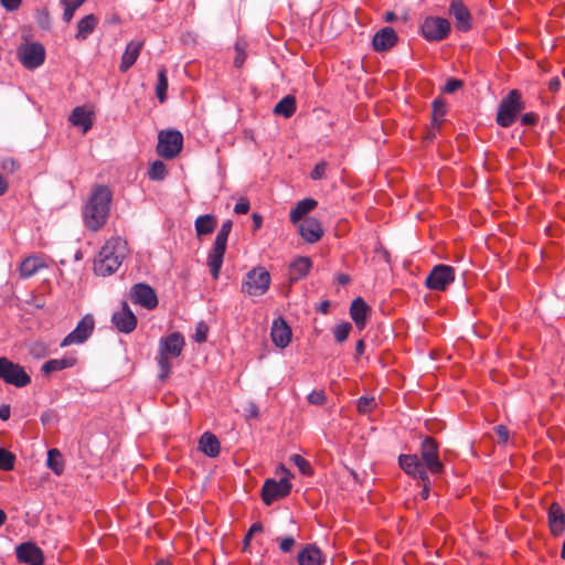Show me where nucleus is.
<instances>
[{"mask_svg":"<svg viewBox=\"0 0 565 565\" xmlns=\"http://www.w3.org/2000/svg\"><path fill=\"white\" fill-rule=\"evenodd\" d=\"M455 279V271L451 266L436 265L426 278V286L431 290H445Z\"/></svg>","mask_w":565,"mask_h":565,"instance_id":"f8f14e48","label":"nucleus"},{"mask_svg":"<svg viewBox=\"0 0 565 565\" xmlns=\"http://www.w3.org/2000/svg\"><path fill=\"white\" fill-rule=\"evenodd\" d=\"M20 63L28 70L40 67L45 60V49L40 42L25 43L17 51Z\"/></svg>","mask_w":565,"mask_h":565,"instance_id":"0eeeda50","label":"nucleus"},{"mask_svg":"<svg viewBox=\"0 0 565 565\" xmlns=\"http://www.w3.org/2000/svg\"><path fill=\"white\" fill-rule=\"evenodd\" d=\"M184 344V338L180 332H173L160 339L157 356L160 380L164 381L170 376L172 369L171 360L182 353Z\"/></svg>","mask_w":565,"mask_h":565,"instance_id":"f03ea898","label":"nucleus"},{"mask_svg":"<svg viewBox=\"0 0 565 565\" xmlns=\"http://www.w3.org/2000/svg\"><path fill=\"white\" fill-rule=\"evenodd\" d=\"M312 263L309 257H298L289 266V280L291 282L305 278L311 269Z\"/></svg>","mask_w":565,"mask_h":565,"instance_id":"a878e982","label":"nucleus"},{"mask_svg":"<svg viewBox=\"0 0 565 565\" xmlns=\"http://www.w3.org/2000/svg\"><path fill=\"white\" fill-rule=\"evenodd\" d=\"M122 257L116 254V249H99L94 258V271L99 276L114 274L121 265Z\"/></svg>","mask_w":565,"mask_h":565,"instance_id":"9d476101","label":"nucleus"},{"mask_svg":"<svg viewBox=\"0 0 565 565\" xmlns=\"http://www.w3.org/2000/svg\"><path fill=\"white\" fill-rule=\"evenodd\" d=\"M317 206V201L313 199H303L299 201L296 206L290 211V221L294 224L303 220V216L311 212Z\"/></svg>","mask_w":565,"mask_h":565,"instance_id":"7c9ffc66","label":"nucleus"},{"mask_svg":"<svg viewBox=\"0 0 565 565\" xmlns=\"http://www.w3.org/2000/svg\"><path fill=\"white\" fill-rule=\"evenodd\" d=\"M376 405L377 403L374 397L362 396L358 401V412L363 415L369 414L376 407Z\"/></svg>","mask_w":565,"mask_h":565,"instance_id":"a18cd8bd","label":"nucleus"},{"mask_svg":"<svg viewBox=\"0 0 565 565\" xmlns=\"http://www.w3.org/2000/svg\"><path fill=\"white\" fill-rule=\"evenodd\" d=\"M462 87V81L460 79H457V78H449L444 88H443V92L444 93H447V94H452L455 92H457L459 88Z\"/></svg>","mask_w":565,"mask_h":565,"instance_id":"3c124183","label":"nucleus"},{"mask_svg":"<svg viewBox=\"0 0 565 565\" xmlns=\"http://www.w3.org/2000/svg\"><path fill=\"white\" fill-rule=\"evenodd\" d=\"M450 23L440 17H427L422 25V34L427 41L438 42L448 36Z\"/></svg>","mask_w":565,"mask_h":565,"instance_id":"1a4fd4ad","label":"nucleus"},{"mask_svg":"<svg viewBox=\"0 0 565 565\" xmlns=\"http://www.w3.org/2000/svg\"><path fill=\"white\" fill-rule=\"evenodd\" d=\"M295 539L291 536H286L284 539H280L279 547L284 553H288L292 550L295 545Z\"/></svg>","mask_w":565,"mask_h":565,"instance_id":"864d4df0","label":"nucleus"},{"mask_svg":"<svg viewBox=\"0 0 565 565\" xmlns=\"http://www.w3.org/2000/svg\"><path fill=\"white\" fill-rule=\"evenodd\" d=\"M46 266V259L40 255L29 256L23 259L20 265L21 276L24 278L31 277L39 269L44 268Z\"/></svg>","mask_w":565,"mask_h":565,"instance_id":"bb28decb","label":"nucleus"},{"mask_svg":"<svg viewBox=\"0 0 565 565\" xmlns=\"http://www.w3.org/2000/svg\"><path fill=\"white\" fill-rule=\"evenodd\" d=\"M330 309V301L323 300L319 306V311L323 315L328 313Z\"/></svg>","mask_w":565,"mask_h":565,"instance_id":"0e129e2a","label":"nucleus"},{"mask_svg":"<svg viewBox=\"0 0 565 565\" xmlns=\"http://www.w3.org/2000/svg\"><path fill=\"white\" fill-rule=\"evenodd\" d=\"M216 226V220L213 215L206 214L199 216L195 221L198 236L211 234Z\"/></svg>","mask_w":565,"mask_h":565,"instance_id":"f704fd0d","label":"nucleus"},{"mask_svg":"<svg viewBox=\"0 0 565 565\" xmlns=\"http://www.w3.org/2000/svg\"><path fill=\"white\" fill-rule=\"evenodd\" d=\"M290 460L298 467L299 471L305 476H311L313 468L310 462L300 455H292Z\"/></svg>","mask_w":565,"mask_h":565,"instance_id":"a19ab883","label":"nucleus"},{"mask_svg":"<svg viewBox=\"0 0 565 565\" xmlns=\"http://www.w3.org/2000/svg\"><path fill=\"white\" fill-rule=\"evenodd\" d=\"M199 448L206 456L215 458L221 451V445L218 439L212 433H204L199 440Z\"/></svg>","mask_w":565,"mask_h":565,"instance_id":"cd10ccee","label":"nucleus"},{"mask_svg":"<svg viewBox=\"0 0 565 565\" xmlns=\"http://www.w3.org/2000/svg\"><path fill=\"white\" fill-rule=\"evenodd\" d=\"M8 190L7 180L0 174V196L3 195Z\"/></svg>","mask_w":565,"mask_h":565,"instance_id":"69168bd1","label":"nucleus"},{"mask_svg":"<svg viewBox=\"0 0 565 565\" xmlns=\"http://www.w3.org/2000/svg\"><path fill=\"white\" fill-rule=\"evenodd\" d=\"M92 115V111L86 109L84 106H77L72 110L70 121L73 126L81 128L85 134L93 126Z\"/></svg>","mask_w":565,"mask_h":565,"instance_id":"b1692460","label":"nucleus"},{"mask_svg":"<svg viewBox=\"0 0 565 565\" xmlns=\"http://www.w3.org/2000/svg\"><path fill=\"white\" fill-rule=\"evenodd\" d=\"M10 417V406L9 405H2L0 407V418L2 420H8Z\"/></svg>","mask_w":565,"mask_h":565,"instance_id":"bf43d9fd","label":"nucleus"},{"mask_svg":"<svg viewBox=\"0 0 565 565\" xmlns=\"http://www.w3.org/2000/svg\"><path fill=\"white\" fill-rule=\"evenodd\" d=\"M291 484L286 478L279 481L267 479L262 488V499L266 505L287 497L290 493Z\"/></svg>","mask_w":565,"mask_h":565,"instance_id":"9b49d317","label":"nucleus"},{"mask_svg":"<svg viewBox=\"0 0 565 565\" xmlns=\"http://www.w3.org/2000/svg\"><path fill=\"white\" fill-rule=\"evenodd\" d=\"M148 175L153 181L163 180L167 175L166 164L160 160L153 161L149 168Z\"/></svg>","mask_w":565,"mask_h":565,"instance_id":"58836bf2","label":"nucleus"},{"mask_svg":"<svg viewBox=\"0 0 565 565\" xmlns=\"http://www.w3.org/2000/svg\"><path fill=\"white\" fill-rule=\"evenodd\" d=\"M15 457L12 452L4 448H0V469L10 471L14 467Z\"/></svg>","mask_w":565,"mask_h":565,"instance_id":"79ce46f5","label":"nucleus"},{"mask_svg":"<svg viewBox=\"0 0 565 565\" xmlns=\"http://www.w3.org/2000/svg\"><path fill=\"white\" fill-rule=\"evenodd\" d=\"M291 334L290 327L282 318L274 320L270 337L276 347L286 348L291 341Z\"/></svg>","mask_w":565,"mask_h":565,"instance_id":"6ab92c4d","label":"nucleus"},{"mask_svg":"<svg viewBox=\"0 0 565 565\" xmlns=\"http://www.w3.org/2000/svg\"><path fill=\"white\" fill-rule=\"evenodd\" d=\"M183 146V136L178 130L160 131L158 136L157 153L164 159L175 158Z\"/></svg>","mask_w":565,"mask_h":565,"instance_id":"423d86ee","label":"nucleus"},{"mask_svg":"<svg viewBox=\"0 0 565 565\" xmlns=\"http://www.w3.org/2000/svg\"><path fill=\"white\" fill-rule=\"evenodd\" d=\"M535 116L533 114H525L521 118L523 125H533L535 122Z\"/></svg>","mask_w":565,"mask_h":565,"instance_id":"052dcab7","label":"nucleus"},{"mask_svg":"<svg viewBox=\"0 0 565 565\" xmlns=\"http://www.w3.org/2000/svg\"><path fill=\"white\" fill-rule=\"evenodd\" d=\"M494 435L497 437V441L501 444H507L509 440V429L503 425H498L493 428Z\"/></svg>","mask_w":565,"mask_h":565,"instance_id":"09e8293b","label":"nucleus"},{"mask_svg":"<svg viewBox=\"0 0 565 565\" xmlns=\"http://www.w3.org/2000/svg\"><path fill=\"white\" fill-rule=\"evenodd\" d=\"M307 399L312 405H323L326 403V393L323 390L312 391L308 396Z\"/></svg>","mask_w":565,"mask_h":565,"instance_id":"de8ad7c7","label":"nucleus"},{"mask_svg":"<svg viewBox=\"0 0 565 565\" xmlns=\"http://www.w3.org/2000/svg\"><path fill=\"white\" fill-rule=\"evenodd\" d=\"M298 563L299 565H322V553L317 546L307 545L298 554Z\"/></svg>","mask_w":565,"mask_h":565,"instance_id":"c756f323","label":"nucleus"},{"mask_svg":"<svg viewBox=\"0 0 565 565\" xmlns=\"http://www.w3.org/2000/svg\"><path fill=\"white\" fill-rule=\"evenodd\" d=\"M326 172H327V163L324 161H321L315 166L313 170L311 171L310 177L312 180H321L326 177Z\"/></svg>","mask_w":565,"mask_h":565,"instance_id":"8fccbe9b","label":"nucleus"},{"mask_svg":"<svg viewBox=\"0 0 565 565\" xmlns=\"http://www.w3.org/2000/svg\"><path fill=\"white\" fill-rule=\"evenodd\" d=\"M364 349H365L364 341H363V340H359V341L356 342V345H355L356 354H358V355L363 354Z\"/></svg>","mask_w":565,"mask_h":565,"instance_id":"774afa93","label":"nucleus"},{"mask_svg":"<svg viewBox=\"0 0 565 565\" xmlns=\"http://www.w3.org/2000/svg\"><path fill=\"white\" fill-rule=\"evenodd\" d=\"M246 49L247 43L243 39H238L235 43V57H234V65L236 67H242L246 60Z\"/></svg>","mask_w":565,"mask_h":565,"instance_id":"ea45409f","label":"nucleus"},{"mask_svg":"<svg viewBox=\"0 0 565 565\" xmlns=\"http://www.w3.org/2000/svg\"><path fill=\"white\" fill-rule=\"evenodd\" d=\"M296 111V99L291 95L285 96L281 100H279L275 108L274 113L276 115H281L285 118L291 117Z\"/></svg>","mask_w":565,"mask_h":565,"instance_id":"72a5a7b5","label":"nucleus"},{"mask_svg":"<svg viewBox=\"0 0 565 565\" xmlns=\"http://www.w3.org/2000/svg\"><path fill=\"white\" fill-rule=\"evenodd\" d=\"M22 0H0L1 6L9 12L20 8Z\"/></svg>","mask_w":565,"mask_h":565,"instance_id":"5fc2aeb1","label":"nucleus"},{"mask_svg":"<svg viewBox=\"0 0 565 565\" xmlns=\"http://www.w3.org/2000/svg\"><path fill=\"white\" fill-rule=\"evenodd\" d=\"M263 531V525L259 522H256L252 524V526L248 530V536H253L255 533H259Z\"/></svg>","mask_w":565,"mask_h":565,"instance_id":"680f3d73","label":"nucleus"},{"mask_svg":"<svg viewBox=\"0 0 565 565\" xmlns=\"http://www.w3.org/2000/svg\"><path fill=\"white\" fill-rule=\"evenodd\" d=\"M94 328V317L92 315L84 316L77 323L76 328L63 339L61 347L85 342L93 333Z\"/></svg>","mask_w":565,"mask_h":565,"instance_id":"ddd939ff","label":"nucleus"},{"mask_svg":"<svg viewBox=\"0 0 565 565\" xmlns=\"http://www.w3.org/2000/svg\"><path fill=\"white\" fill-rule=\"evenodd\" d=\"M232 226H233L232 221L227 220V221L223 222V224L216 235L213 247H226L228 234L232 231Z\"/></svg>","mask_w":565,"mask_h":565,"instance_id":"4c0bfd02","label":"nucleus"},{"mask_svg":"<svg viewBox=\"0 0 565 565\" xmlns=\"http://www.w3.org/2000/svg\"><path fill=\"white\" fill-rule=\"evenodd\" d=\"M130 299L149 310L158 306V297L156 291L146 284H137L131 288Z\"/></svg>","mask_w":565,"mask_h":565,"instance_id":"4468645a","label":"nucleus"},{"mask_svg":"<svg viewBox=\"0 0 565 565\" xmlns=\"http://www.w3.org/2000/svg\"><path fill=\"white\" fill-rule=\"evenodd\" d=\"M248 211H249L248 200L245 198H241L234 206V212L237 214H246Z\"/></svg>","mask_w":565,"mask_h":565,"instance_id":"603ef678","label":"nucleus"},{"mask_svg":"<svg viewBox=\"0 0 565 565\" xmlns=\"http://www.w3.org/2000/svg\"><path fill=\"white\" fill-rule=\"evenodd\" d=\"M109 244H111L110 247L119 248V247H125L127 245V241L121 237H116V238L111 239L109 242Z\"/></svg>","mask_w":565,"mask_h":565,"instance_id":"4d7b16f0","label":"nucleus"},{"mask_svg":"<svg viewBox=\"0 0 565 565\" xmlns=\"http://www.w3.org/2000/svg\"><path fill=\"white\" fill-rule=\"evenodd\" d=\"M548 525L554 536H559L565 532V513L557 502H553L548 508Z\"/></svg>","mask_w":565,"mask_h":565,"instance_id":"412c9836","label":"nucleus"},{"mask_svg":"<svg viewBox=\"0 0 565 565\" xmlns=\"http://www.w3.org/2000/svg\"><path fill=\"white\" fill-rule=\"evenodd\" d=\"M47 467L56 475H62L64 470V460L62 454L53 448L47 451Z\"/></svg>","mask_w":565,"mask_h":565,"instance_id":"c9c22d12","label":"nucleus"},{"mask_svg":"<svg viewBox=\"0 0 565 565\" xmlns=\"http://www.w3.org/2000/svg\"><path fill=\"white\" fill-rule=\"evenodd\" d=\"M396 41V32L392 28L386 26L375 33L373 38V47L375 51H386L391 49Z\"/></svg>","mask_w":565,"mask_h":565,"instance_id":"5701e85b","label":"nucleus"},{"mask_svg":"<svg viewBox=\"0 0 565 565\" xmlns=\"http://www.w3.org/2000/svg\"><path fill=\"white\" fill-rule=\"evenodd\" d=\"M111 321L116 329L124 333L132 332L137 326V318L126 302L119 311L113 315Z\"/></svg>","mask_w":565,"mask_h":565,"instance_id":"f3484780","label":"nucleus"},{"mask_svg":"<svg viewBox=\"0 0 565 565\" xmlns=\"http://www.w3.org/2000/svg\"><path fill=\"white\" fill-rule=\"evenodd\" d=\"M63 7H64L63 20L68 23L73 19L75 11L77 9H75L71 6H63Z\"/></svg>","mask_w":565,"mask_h":565,"instance_id":"6e6d98bb","label":"nucleus"},{"mask_svg":"<svg viewBox=\"0 0 565 565\" xmlns=\"http://www.w3.org/2000/svg\"><path fill=\"white\" fill-rule=\"evenodd\" d=\"M111 199V192L106 185H97L93 189L83 207L84 222L89 230L98 231L105 225Z\"/></svg>","mask_w":565,"mask_h":565,"instance_id":"f257e3e1","label":"nucleus"},{"mask_svg":"<svg viewBox=\"0 0 565 565\" xmlns=\"http://www.w3.org/2000/svg\"><path fill=\"white\" fill-rule=\"evenodd\" d=\"M370 313V306L361 297H358L352 301L350 316L360 330L364 329Z\"/></svg>","mask_w":565,"mask_h":565,"instance_id":"4be33fe9","label":"nucleus"},{"mask_svg":"<svg viewBox=\"0 0 565 565\" xmlns=\"http://www.w3.org/2000/svg\"><path fill=\"white\" fill-rule=\"evenodd\" d=\"M225 249H212L207 257V266L210 268L213 279H217L220 270L224 260Z\"/></svg>","mask_w":565,"mask_h":565,"instance_id":"473e14b6","label":"nucleus"},{"mask_svg":"<svg viewBox=\"0 0 565 565\" xmlns=\"http://www.w3.org/2000/svg\"><path fill=\"white\" fill-rule=\"evenodd\" d=\"M0 380L15 387H24L31 383L24 367L4 356H0Z\"/></svg>","mask_w":565,"mask_h":565,"instance_id":"20e7f679","label":"nucleus"},{"mask_svg":"<svg viewBox=\"0 0 565 565\" xmlns=\"http://www.w3.org/2000/svg\"><path fill=\"white\" fill-rule=\"evenodd\" d=\"M75 363H76V359L72 358V356L62 358V359H52V360L46 361L42 365V372L44 374H51L56 371H62L64 369L72 367L75 365Z\"/></svg>","mask_w":565,"mask_h":565,"instance_id":"2f4dec72","label":"nucleus"},{"mask_svg":"<svg viewBox=\"0 0 565 565\" xmlns=\"http://www.w3.org/2000/svg\"><path fill=\"white\" fill-rule=\"evenodd\" d=\"M207 333H209L207 324L205 322L201 321L196 324L193 339L198 343H203L207 339Z\"/></svg>","mask_w":565,"mask_h":565,"instance_id":"49530a36","label":"nucleus"},{"mask_svg":"<svg viewBox=\"0 0 565 565\" xmlns=\"http://www.w3.org/2000/svg\"><path fill=\"white\" fill-rule=\"evenodd\" d=\"M168 90V78H167V70L162 67L158 72V81L156 85V95L160 103H163L167 98Z\"/></svg>","mask_w":565,"mask_h":565,"instance_id":"e433bc0d","label":"nucleus"},{"mask_svg":"<svg viewBox=\"0 0 565 565\" xmlns=\"http://www.w3.org/2000/svg\"><path fill=\"white\" fill-rule=\"evenodd\" d=\"M523 108L524 106L520 93L515 89L511 90L499 105L497 115L498 125L501 127H510Z\"/></svg>","mask_w":565,"mask_h":565,"instance_id":"7ed1b4c3","label":"nucleus"},{"mask_svg":"<svg viewBox=\"0 0 565 565\" xmlns=\"http://www.w3.org/2000/svg\"><path fill=\"white\" fill-rule=\"evenodd\" d=\"M420 457L426 469L433 475L444 472V463L439 459L438 444L433 437H425L420 445Z\"/></svg>","mask_w":565,"mask_h":565,"instance_id":"6e6552de","label":"nucleus"},{"mask_svg":"<svg viewBox=\"0 0 565 565\" xmlns=\"http://www.w3.org/2000/svg\"><path fill=\"white\" fill-rule=\"evenodd\" d=\"M299 223V233L301 237L309 244L316 243L322 235L320 222L315 217H306Z\"/></svg>","mask_w":565,"mask_h":565,"instance_id":"aec40b11","label":"nucleus"},{"mask_svg":"<svg viewBox=\"0 0 565 565\" xmlns=\"http://www.w3.org/2000/svg\"><path fill=\"white\" fill-rule=\"evenodd\" d=\"M2 168L4 170H9V171L13 172L15 170V168H17V163H15L14 160H6L2 163Z\"/></svg>","mask_w":565,"mask_h":565,"instance_id":"e2e57ef3","label":"nucleus"},{"mask_svg":"<svg viewBox=\"0 0 565 565\" xmlns=\"http://www.w3.org/2000/svg\"><path fill=\"white\" fill-rule=\"evenodd\" d=\"M86 0H62L63 6H71L78 9Z\"/></svg>","mask_w":565,"mask_h":565,"instance_id":"13d9d810","label":"nucleus"},{"mask_svg":"<svg viewBox=\"0 0 565 565\" xmlns=\"http://www.w3.org/2000/svg\"><path fill=\"white\" fill-rule=\"evenodd\" d=\"M351 330L352 326L350 322H342L335 326L333 330L335 341L339 343L344 342L348 339Z\"/></svg>","mask_w":565,"mask_h":565,"instance_id":"37998d69","label":"nucleus"},{"mask_svg":"<svg viewBox=\"0 0 565 565\" xmlns=\"http://www.w3.org/2000/svg\"><path fill=\"white\" fill-rule=\"evenodd\" d=\"M398 465L407 475L420 479L422 482H428L427 471L417 455H401Z\"/></svg>","mask_w":565,"mask_h":565,"instance_id":"2eb2a0df","label":"nucleus"},{"mask_svg":"<svg viewBox=\"0 0 565 565\" xmlns=\"http://www.w3.org/2000/svg\"><path fill=\"white\" fill-rule=\"evenodd\" d=\"M449 12L456 20V28L459 31H469L472 26L471 14L462 0H451Z\"/></svg>","mask_w":565,"mask_h":565,"instance_id":"a211bd4d","label":"nucleus"},{"mask_svg":"<svg viewBox=\"0 0 565 565\" xmlns=\"http://www.w3.org/2000/svg\"><path fill=\"white\" fill-rule=\"evenodd\" d=\"M98 24V18L90 13L82 18L77 22V32L75 34L76 40L85 41L96 29Z\"/></svg>","mask_w":565,"mask_h":565,"instance_id":"c85d7f7f","label":"nucleus"},{"mask_svg":"<svg viewBox=\"0 0 565 565\" xmlns=\"http://www.w3.org/2000/svg\"><path fill=\"white\" fill-rule=\"evenodd\" d=\"M445 114H446L445 104L439 100H435L433 104V118H431V122H433L434 127H439Z\"/></svg>","mask_w":565,"mask_h":565,"instance_id":"c03bdc74","label":"nucleus"},{"mask_svg":"<svg viewBox=\"0 0 565 565\" xmlns=\"http://www.w3.org/2000/svg\"><path fill=\"white\" fill-rule=\"evenodd\" d=\"M270 285V275L264 267H256L246 274L242 291L249 296L264 295Z\"/></svg>","mask_w":565,"mask_h":565,"instance_id":"39448f33","label":"nucleus"},{"mask_svg":"<svg viewBox=\"0 0 565 565\" xmlns=\"http://www.w3.org/2000/svg\"><path fill=\"white\" fill-rule=\"evenodd\" d=\"M141 47L142 42L140 41H130L127 44L119 65V70L121 72H127L135 64L140 54Z\"/></svg>","mask_w":565,"mask_h":565,"instance_id":"393cba45","label":"nucleus"},{"mask_svg":"<svg viewBox=\"0 0 565 565\" xmlns=\"http://www.w3.org/2000/svg\"><path fill=\"white\" fill-rule=\"evenodd\" d=\"M337 280L340 285H347L350 282V276L347 275V274H340L338 277H337Z\"/></svg>","mask_w":565,"mask_h":565,"instance_id":"338daca9","label":"nucleus"},{"mask_svg":"<svg viewBox=\"0 0 565 565\" xmlns=\"http://www.w3.org/2000/svg\"><path fill=\"white\" fill-rule=\"evenodd\" d=\"M17 558L29 565H44L43 551L32 542L22 543L17 547Z\"/></svg>","mask_w":565,"mask_h":565,"instance_id":"dca6fc26","label":"nucleus"}]
</instances>
